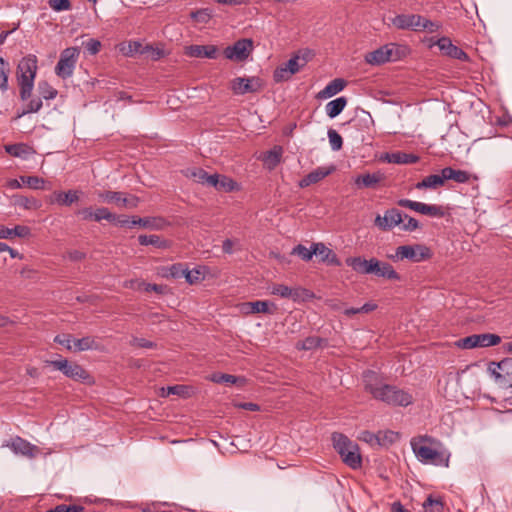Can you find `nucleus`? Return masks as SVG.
Listing matches in <instances>:
<instances>
[{
    "instance_id": "nucleus-16",
    "label": "nucleus",
    "mask_w": 512,
    "mask_h": 512,
    "mask_svg": "<svg viewBox=\"0 0 512 512\" xmlns=\"http://www.w3.org/2000/svg\"><path fill=\"white\" fill-rule=\"evenodd\" d=\"M185 54L194 58L216 59L218 48L215 45H190L186 47Z\"/></svg>"
},
{
    "instance_id": "nucleus-22",
    "label": "nucleus",
    "mask_w": 512,
    "mask_h": 512,
    "mask_svg": "<svg viewBox=\"0 0 512 512\" xmlns=\"http://www.w3.org/2000/svg\"><path fill=\"white\" fill-rule=\"evenodd\" d=\"M210 187H214L216 190L222 192H231L237 188V183L228 176L212 174Z\"/></svg>"
},
{
    "instance_id": "nucleus-11",
    "label": "nucleus",
    "mask_w": 512,
    "mask_h": 512,
    "mask_svg": "<svg viewBox=\"0 0 512 512\" xmlns=\"http://www.w3.org/2000/svg\"><path fill=\"white\" fill-rule=\"evenodd\" d=\"M98 197L103 202L115 203L119 207L135 208L139 202L136 196L126 197L123 193L115 191L99 192Z\"/></svg>"
},
{
    "instance_id": "nucleus-24",
    "label": "nucleus",
    "mask_w": 512,
    "mask_h": 512,
    "mask_svg": "<svg viewBox=\"0 0 512 512\" xmlns=\"http://www.w3.org/2000/svg\"><path fill=\"white\" fill-rule=\"evenodd\" d=\"M373 269V275L389 280H400V275L394 270L391 264L377 259Z\"/></svg>"
},
{
    "instance_id": "nucleus-4",
    "label": "nucleus",
    "mask_w": 512,
    "mask_h": 512,
    "mask_svg": "<svg viewBox=\"0 0 512 512\" xmlns=\"http://www.w3.org/2000/svg\"><path fill=\"white\" fill-rule=\"evenodd\" d=\"M488 371L501 387L512 388V358L489 363Z\"/></svg>"
},
{
    "instance_id": "nucleus-17",
    "label": "nucleus",
    "mask_w": 512,
    "mask_h": 512,
    "mask_svg": "<svg viewBox=\"0 0 512 512\" xmlns=\"http://www.w3.org/2000/svg\"><path fill=\"white\" fill-rule=\"evenodd\" d=\"M422 16L416 14H400L392 19V24L398 29H411L418 31Z\"/></svg>"
},
{
    "instance_id": "nucleus-52",
    "label": "nucleus",
    "mask_w": 512,
    "mask_h": 512,
    "mask_svg": "<svg viewBox=\"0 0 512 512\" xmlns=\"http://www.w3.org/2000/svg\"><path fill=\"white\" fill-rule=\"evenodd\" d=\"M291 254L299 256L304 261H310L314 255V253L312 252V247L309 249L301 244L295 246L292 249Z\"/></svg>"
},
{
    "instance_id": "nucleus-36",
    "label": "nucleus",
    "mask_w": 512,
    "mask_h": 512,
    "mask_svg": "<svg viewBox=\"0 0 512 512\" xmlns=\"http://www.w3.org/2000/svg\"><path fill=\"white\" fill-rule=\"evenodd\" d=\"M186 176L192 178L197 183H201L207 186H210V178H212V175H209L202 168H189L186 170Z\"/></svg>"
},
{
    "instance_id": "nucleus-2",
    "label": "nucleus",
    "mask_w": 512,
    "mask_h": 512,
    "mask_svg": "<svg viewBox=\"0 0 512 512\" xmlns=\"http://www.w3.org/2000/svg\"><path fill=\"white\" fill-rule=\"evenodd\" d=\"M38 70V60L35 55L29 54L23 57L17 66L16 77L20 87V97L22 100L30 98L36 73Z\"/></svg>"
},
{
    "instance_id": "nucleus-51",
    "label": "nucleus",
    "mask_w": 512,
    "mask_h": 512,
    "mask_svg": "<svg viewBox=\"0 0 512 512\" xmlns=\"http://www.w3.org/2000/svg\"><path fill=\"white\" fill-rule=\"evenodd\" d=\"M328 139L333 151H338L342 148L343 140L341 135L334 129L328 130Z\"/></svg>"
},
{
    "instance_id": "nucleus-53",
    "label": "nucleus",
    "mask_w": 512,
    "mask_h": 512,
    "mask_svg": "<svg viewBox=\"0 0 512 512\" xmlns=\"http://www.w3.org/2000/svg\"><path fill=\"white\" fill-rule=\"evenodd\" d=\"M333 448H350L351 441L349 438L341 433L332 434Z\"/></svg>"
},
{
    "instance_id": "nucleus-7",
    "label": "nucleus",
    "mask_w": 512,
    "mask_h": 512,
    "mask_svg": "<svg viewBox=\"0 0 512 512\" xmlns=\"http://www.w3.org/2000/svg\"><path fill=\"white\" fill-rule=\"evenodd\" d=\"M397 260L408 259L412 262H421L430 257V250L423 245H402L397 247L395 256Z\"/></svg>"
},
{
    "instance_id": "nucleus-28",
    "label": "nucleus",
    "mask_w": 512,
    "mask_h": 512,
    "mask_svg": "<svg viewBox=\"0 0 512 512\" xmlns=\"http://www.w3.org/2000/svg\"><path fill=\"white\" fill-rule=\"evenodd\" d=\"M5 150L11 156L21 159H28L31 155L34 154V150L24 143L7 145L5 146Z\"/></svg>"
},
{
    "instance_id": "nucleus-40",
    "label": "nucleus",
    "mask_w": 512,
    "mask_h": 512,
    "mask_svg": "<svg viewBox=\"0 0 512 512\" xmlns=\"http://www.w3.org/2000/svg\"><path fill=\"white\" fill-rule=\"evenodd\" d=\"M400 435L398 432L394 431H379L378 432V446L385 447L394 445L397 443V440L399 439Z\"/></svg>"
},
{
    "instance_id": "nucleus-35",
    "label": "nucleus",
    "mask_w": 512,
    "mask_h": 512,
    "mask_svg": "<svg viewBox=\"0 0 512 512\" xmlns=\"http://www.w3.org/2000/svg\"><path fill=\"white\" fill-rule=\"evenodd\" d=\"M14 205L27 210H37L41 207V202L34 197L16 195L13 197Z\"/></svg>"
},
{
    "instance_id": "nucleus-12",
    "label": "nucleus",
    "mask_w": 512,
    "mask_h": 512,
    "mask_svg": "<svg viewBox=\"0 0 512 512\" xmlns=\"http://www.w3.org/2000/svg\"><path fill=\"white\" fill-rule=\"evenodd\" d=\"M240 312L245 315L250 314H274L277 310V305L267 300H257L252 302H244L239 306Z\"/></svg>"
},
{
    "instance_id": "nucleus-47",
    "label": "nucleus",
    "mask_w": 512,
    "mask_h": 512,
    "mask_svg": "<svg viewBox=\"0 0 512 512\" xmlns=\"http://www.w3.org/2000/svg\"><path fill=\"white\" fill-rule=\"evenodd\" d=\"M38 92L40 94V98L50 100L54 99L57 95V90L50 86L47 82L42 81L38 84Z\"/></svg>"
},
{
    "instance_id": "nucleus-21",
    "label": "nucleus",
    "mask_w": 512,
    "mask_h": 512,
    "mask_svg": "<svg viewBox=\"0 0 512 512\" xmlns=\"http://www.w3.org/2000/svg\"><path fill=\"white\" fill-rule=\"evenodd\" d=\"M312 252L315 256L319 257L322 262H327L335 266L341 264L337 255L321 242L312 244Z\"/></svg>"
},
{
    "instance_id": "nucleus-27",
    "label": "nucleus",
    "mask_w": 512,
    "mask_h": 512,
    "mask_svg": "<svg viewBox=\"0 0 512 512\" xmlns=\"http://www.w3.org/2000/svg\"><path fill=\"white\" fill-rule=\"evenodd\" d=\"M283 154V149L281 146H275L271 150L265 152L261 157L265 166L272 170L274 169L281 161V157Z\"/></svg>"
},
{
    "instance_id": "nucleus-46",
    "label": "nucleus",
    "mask_w": 512,
    "mask_h": 512,
    "mask_svg": "<svg viewBox=\"0 0 512 512\" xmlns=\"http://www.w3.org/2000/svg\"><path fill=\"white\" fill-rule=\"evenodd\" d=\"M20 180L23 184L35 190L45 189V180L37 176H21Z\"/></svg>"
},
{
    "instance_id": "nucleus-41",
    "label": "nucleus",
    "mask_w": 512,
    "mask_h": 512,
    "mask_svg": "<svg viewBox=\"0 0 512 512\" xmlns=\"http://www.w3.org/2000/svg\"><path fill=\"white\" fill-rule=\"evenodd\" d=\"M10 72V64L0 56V90L5 92L9 88L8 75Z\"/></svg>"
},
{
    "instance_id": "nucleus-50",
    "label": "nucleus",
    "mask_w": 512,
    "mask_h": 512,
    "mask_svg": "<svg viewBox=\"0 0 512 512\" xmlns=\"http://www.w3.org/2000/svg\"><path fill=\"white\" fill-rule=\"evenodd\" d=\"M102 220H107L109 222H114L116 221V215L111 213L107 208L105 207H100V208H97L95 211H94V221L96 222H100Z\"/></svg>"
},
{
    "instance_id": "nucleus-6",
    "label": "nucleus",
    "mask_w": 512,
    "mask_h": 512,
    "mask_svg": "<svg viewBox=\"0 0 512 512\" xmlns=\"http://www.w3.org/2000/svg\"><path fill=\"white\" fill-rule=\"evenodd\" d=\"M46 363L75 381L88 382L90 380L88 372L77 363L69 362L66 359L50 360Z\"/></svg>"
},
{
    "instance_id": "nucleus-30",
    "label": "nucleus",
    "mask_w": 512,
    "mask_h": 512,
    "mask_svg": "<svg viewBox=\"0 0 512 512\" xmlns=\"http://www.w3.org/2000/svg\"><path fill=\"white\" fill-rule=\"evenodd\" d=\"M330 170L325 168H317L316 170L310 172L308 175H306L303 179L300 180L299 185L300 187L304 188L311 184L317 183L326 176L330 174Z\"/></svg>"
},
{
    "instance_id": "nucleus-57",
    "label": "nucleus",
    "mask_w": 512,
    "mask_h": 512,
    "mask_svg": "<svg viewBox=\"0 0 512 512\" xmlns=\"http://www.w3.org/2000/svg\"><path fill=\"white\" fill-rule=\"evenodd\" d=\"M50 8L56 12L68 11L71 9V2L69 0H49Z\"/></svg>"
},
{
    "instance_id": "nucleus-25",
    "label": "nucleus",
    "mask_w": 512,
    "mask_h": 512,
    "mask_svg": "<svg viewBox=\"0 0 512 512\" xmlns=\"http://www.w3.org/2000/svg\"><path fill=\"white\" fill-rule=\"evenodd\" d=\"M139 225L152 230H161L165 227L166 221L160 217L133 218L131 226Z\"/></svg>"
},
{
    "instance_id": "nucleus-19",
    "label": "nucleus",
    "mask_w": 512,
    "mask_h": 512,
    "mask_svg": "<svg viewBox=\"0 0 512 512\" xmlns=\"http://www.w3.org/2000/svg\"><path fill=\"white\" fill-rule=\"evenodd\" d=\"M81 192L79 190H68L67 192L55 191L49 198L51 204L60 206H70L80 199Z\"/></svg>"
},
{
    "instance_id": "nucleus-14",
    "label": "nucleus",
    "mask_w": 512,
    "mask_h": 512,
    "mask_svg": "<svg viewBox=\"0 0 512 512\" xmlns=\"http://www.w3.org/2000/svg\"><path fill=\"white\" fill-rule=\"evenodd\" d=\"M308 58L305 56L295 55L292 57L284 67H281L275 71V79L282 80L285 78V75H293L300 71V69L305 66Z\"/></svg>"
},
{
    "instance_id": "nucleus-61",
    "label": "nucleus",
    "mask_w": 512,
    "mask_h": 512,
    "mask_svg": "<svg viewBox=\"0 0 512 512\" xmlns=\"http://www.w3.org/2000/svg\"><path fill=\"white\" fill-rule=\"evenodd\" d=\"M186 268H184V266L180 263L178 264H173L170 268H169V275L172 277V278H175V279H178V278H182L184 277L185 275V272H186Z\"/></svg>"
},
{
    "instance_id": "nucleus-33",
    "label": "nucleus",
    "mask_w": 512,
    "mask_h": 512,
    "mask_svg": "<svg viewBox=\"0 0 512 512\" xmlns=\"http://www.w3.org/2000/svg\"><path fill=\"white\" fill-rule=\"evenodd\" d=\"M346 105H347V99L345 97H338L326 104V106H325L326 114L330 118H335L344 110Z\"/></svg>"
},
{
    "instance_id": "nucleus-64",
    "label": "nucleus",
    "mask_w": 512,
    "mask_h": 512,
    "mask_svg": "<svg viewBox=\"0 0 512 512\" xmlns=\"http://www.w3.org/2000/svg\"><path fill=\"white\" fill-rule=\"evenodd\" d=\"M403 218L407 219V222L403 223L402 230L412 232L419 228V222L415 218L408 215L403 216Z\"/></svg>"
},
{
    "instance_id": "nucleus-55",
    "label": "nucleus",
    "mask_w": 512,
    "mask_h": 512,
    "mask_svg": "<svg viewBox=\"0 0 512 512\" xmlns=\"http://www.w3.org/2000/svg\"><path fill=\"white\" fill-rule=\"evenodd\" d=\"M84 510L85 508L81 505L59 504L56 505L54 508L47 510L46 512H83Z\"/></svg>"
},
{
    "instance_id": "nucleus-29",
    "label": "nucleus",
    "mask_w": 512,
    "mask_h": 512,
    "mask_svg": "<svg viewBox=\"0 0 512 512\" xmlns=\"http://www.w3.org/2000/svg\"><path fill=\"white\" fill-rule=\"evenodd\" d=\"M413 211L418 212L423 215H428L431 217H443L444 210L441 206L438 205H430L422 202L415 203V207H413Z\"/></svg>"
},
{
    "instance_id": "nucleus-58",
    "label": "nucleus",
    "mask_w": 512,
    "mask_h": 512,
    "mask_svg": "<svg viewBox=\"0 0 512 512\" xmlns=\"http://www.w3.org/2000/svg\"><path fill=\"white\" fill-rule=\"evenodd\" d=\"M358 439L370 446L378 445V442H379L378 433L373 434L369 431L361 432L358 436Z\"/></svg>"
},
{
    "instance_id": "nucleus-8",
    "label": "nucleus",
    "mask_w": 512,
    "mask_h": 512,
    "mask_svg": "<svg viewBox=\"0 0 512 512\" xmlns=\"http://www.w3.org/2000/svg\"><path fill=\"white\" fill-rule=\"evenodd\" d=\"M413 452L423 464L448 467L450 459L448 450H413Z\"/></svg>"
},
{
    "instance_id": "nucleus-1",
    "label": "nucleus",
    "mask_w": 512,
    "mask_h": 512,
    "mask_svg": "<svg viewBox=\"0 0 512 512\" xmlns=\"http://www.w3.org/2000/svg\"><path fill=\"white\" fill-rule=\"evenodd\" d=\"M364 383L365 389L374 399L382 401L387 405L406 407L413 403V396L410 392L384 383L375 372H366L364 374Z\"/></svg>"
},
{
    "instance_id": "nucleus-60",
    "label": "nucleus",
    "mask_w": 512,
    "mask_h": 512,
    "mask_svg": "<svg viewBox=\"0 0 512 512\" xmlns=\"http://www.w3.org/2000/svg\"><path fill=\"white\" fill-rule=\"evenodd\" d=\"M235 247L240 249V241L237 239H226L223 241L222 249L226 254H232L235 251Z\"/></svg>"
},
{
    "instance_id": "nucleus-31",
    "label": "nucleus",
    "mask_w": 512,
    "mask_h": 512,
    "mask_svg": "<svg viewBox=\"0 0 512 512\" xmlns=\"http://www.w3.org/2000/svg\"><path fill=\"white\" fill-rule=\"evenodd\" d=\"M385 159L389 163H394V164H413V163L418 162V160H419L418 156H416L414 154L403 153V152H394V153L386 154Z\"/></svg>"
},
{
    "instance_id": "nucleus-32",
    "label": "nucleus",
    "mask_w": 512,
    "mask_h": 512,
    "mask_svg": "<svg viewBox=\"0 0 512 512\" xmlns=\"http://www.w3.org/2000/svg\"><path fill=\"white\" fill-rule=\"evenodd\" d=\"M410 445H411V448L424 449V448H437L439 443L435 438H433L427 434H424V435H418V436L413 437L410 441Z\"/></svg>"
},
{
    "instance_id": "nucleus-9",
    "label": "nucleus",
    "mask_w": 512,
    "mask_h": 512,
    "mask_svg": "<svg viewBox=\"0 0 512 512\" xmlns=\"http://www.w3.org/2000/svg\"><path fill=\"white\" fill-rule=\"evenodd\" d=\"M253 48L251 39H241L236 41L232 46H228L224 50L227 59L233 61H243L248 58Z\"/></svg>"
},
{
    "instance_id": "nucleus-3",
    "label": "nucleus",
    "mask_w": 512,
    "mask_h": 512,
    "mask_svg": "<svg viewBox=\"0 0 512 512\" xmlns=\"http://www.w3.org/2000/svg\"><path fill=\"white\" fill-rule=\"evenodd\" d=\"M401 54L402 48L397 44L390 43L368 53L365 60L371 65H381L389 61H397Z\"/></svg>"
},
{
    "instance_id": "nucleus-56",
    "label": "nucleus",
    "mask_w": 512,
    "mask_h": 512,
    "mask_svg": "<svg viewBox=\"0 0 512 512\" xmlns=\"http://www.w3.org/2000/svg\"><path fill=\"white\" fill-rule=\"evenodd\" d=\"M187 393V387L184 385H175V386H168L167 388H162V396H169V395H179L184 396Z\"/></svg>"
},
{
    "instance_id": "nucleus-34",
    "label": "nucleus",
    "mask_w": 512,
    "mask_h": 512,
    "mask_svg": "<svg viewBox=\"0 0 512 512\" xmlns=\"http://www.w3.org/2000/svg\"><path fill=\"white\" fill-rule=\"evenodd\" d=\"M382 178L383 177L380 173H373V174L367 173V174L359 175L355 179V184L358 187L373 188L382 180Z\"/></svg>"
},
{
    "instance_id": "nucleus-23",
    "label": "nucleus",
    "mask_w": 512,
    "mask_h": 512,
    "mask_svg": "<svg viewBox=\"0 0 512 512\" xmlns=\"http://www.w3.org/2000/svg\"><path fill=\"white\" fill-rule=\"evenodd\" d=\"M341 460L351 469L357 470L362 467V456L360 450H338Z\"/></svg>"
},
{
    "instance_id": "nucleus-26",
    "label": "nucleus",
    "mask_w": 512,
    "mask_h": 512,
    "mask_svg": "<svg viewBox=\"0 0 512 512\" xmlns=\"http://www.w3.org/2000/svg\"><path fill=\"white\" fill-rule=\"evenodd\" d=\"M345 81L343 79L337 78L329 82L324 89H322L317 97L320 99L330 98L339 92H341L345 88Z\"/></svg>"
},
{
    "instance_id": "nucleus-38",
    "label": "nucleus",
    "mask_w": 512,
    "mask_h": 512,
    "mask_svg": "<svg viewBox=\"0 0 512 512\" xmlns=\"http://www.w3.org/2000/svg\"><path fill=\"white\" fill-rule=\"evenodd\" d=\"M442 180L439 175L433 174L425 177L422 181L416 183L415 188L421 189H436L442 186Z\"/></svg>"
},
{
    "instance_id": "nucleus-43",
    "label": "nucleus",
    "mask_w": 512,
    "mask_h": 512,
    "mask_svg": "<svg viewBox=\"0 0 512 512\" xmlns=\"http://www.w3.org/2000/svg\"><path fill=\"white\" fill-rule=\"evenodd\" d=\"M138 241L143 246L153 245L159 248L167 247V242L161 240L157 235H140Z\"/></svg>"
},
{
    "instance_id": "nucleus-20",
    "label": "nucleus",
    "mask_w": 512,
    "mask_h": 512,
    "mask_svg": "<svg viewBox=\"0 0 512 512\" xmlns=\"http://www.w3.org/2000/svg\"><path fill=\"white\" fill-rule=\"evenodd\" d=\"M271 294L296 301L300 299L302 295L308 294V290L301 288H290L283 284H275L271 287Z\"/></svg>"
},
{
    "instance_id": "nucleus-49",
    "label": "nucleus",
    "mask_w": 512,
    "mask_h": 512,
    "mask_svg": "<svg viewBox=\"0 0 512 512\" xmlns=\"http://www.w3.org/2000/svg\"><path fill=\"white\" fill-rule=\"evenodd\" d=\"M321 338L317 336H309L303 341H300L296 344L297 349L299 350H312L321 344Z\"/></svg>"
},
{
    "instance_id": "nucleus-54",
    "label": "nucleus",
    "mask_w": 512,
    "mask_h": 512,
    "mask_svg": "<svg viewBox=\"0 0 512 512\" xmlns=\"http://www.w3.org/2000/svg\"><path fill=\"white\" fill-rule=\"evenodd\" d=\"M456 346L461 349L477 348L476 334L461 338L455 342Z\"/></svg>"
},
{
    "instance_id": "nucleus-59",
    "label": "nucleus",
    "mask_w": 512,
    "mask_h": 512,
    "mask_svg": "<svg viewBox=\"0 0 512 512\" xmlns=\"http://www.w3.org/2000/svg\"><path fill=\"white\" fill-rule=\"evenodd\" d=\"M11 238L17 236L21 238L28 237L31 233L30 228L23 225H17L14 228H10Z\"/></svg>"
},
{
    "instance_id": "nucleus-37",
    "label": "nucleus",
    "mask_w": 512,
    "mask_h": 512,
    "mask_svg": "<svg viewBox=\"0 0 512 512\" xmlns=\"http://www.w3.org/2000/svg\"><path fill=\"white\" fill-rule=\"evenodd\" d=\"M478 347H491L501 342V337L492 333L476 334Z\"/></svg>"
},
{
    "instance_id": "nucleus-45",
    "label": "nucleus",
    "mask_w": 512,
    "mask_h": 512,
    "mask_svg": "<svg viewBox=\"0 0 512 512\" xmlns=\"http://www.w3.org/2000/svg\"><path fill=\"white\" fill-rule=\"evenodd\" d=\"M96 346V342L92 337H83L73 341L72 349L75 351H85L93 349Z\"/></svg>"
},
{
    "instance_id": "nucleus-63",
    "label": "nucleus",
    "mask_w": 512,
    "mask_h": 512,
    "mask_svg": "<svg viewBox=\"0 0 512 512\" xmlns=\"http://www.w3.org/2000/svg\"><path fill=\"white\" fill-rule=\"evenodd\" d=\"M84 46L89 54L95 55L100 51L101 43L96 39H89L84 43Z\"/></svg>"
},
{
    "instance_id": "nucleus-39",
    "label": "nucleus",
    "mask_w": 512,
    "mask_h": 512,
    "mask_svg": "<svg viewBox=\"0 0 512 512\" xmlns=\"http://www.w3.org/2000/svg\"><path fill=\"white\" fill-rule=\"evenodd\" d=\"M208 380L214 382V383H225L227 385H234L238 382H244V379L238 378L234 375L230 374H224V373H213L210 376H208Z\"/></svg>"
},
{
    "instance_id": "nucleus-10",
    "label": "nucleus",
    "mask_w": 512,
    "mask_h": 512,
    "mask_svg": "<svg viewBox=\"0 0 512 512\" xmlns=\"http://www.w3.org/2000/svg\"><path fill=\"white\" fill-rule=\"evenodd\" d=\"M403 221L404 218L402 212L396 208H391L386 210L383 216L377 215L374 220V224L380 230L389 231L403 223Z\"/></svg>"
},
{
    "instance_id": "nucleus-15",
    "label": "nucleus",
    "mask_w": 512,
    "mask_h": 512,
    "mask_svg": "<svg viewBox=\"0 0 512 512\" xmlns=\"http://www.w3.org/2000/svg\"><path fill=\"white\" fill-rule=\"evenodd\" d=\"M437 46L440 51L448 57L462 61L468 60V55L461 48L455 46L447 37L440 38L437 41Z\"/></svg>"
},
{
    "instance_id": "nucleus-62",
    "label": "nucleus",
    "mask_w": 512,
    "mask_h": 512,
    "mask_svg": "<svg viewBox=\"0 0 512 512\" xmlns=\"http://www.w3.org/2000/svg\"><path fill=\"white\" fill-rule=\"evenodd\" d=\"M440 25L438 23L432 22L424 17H422V21H420V27L418 31L426 30L428 32H435L439 29Z\"/></svg>"
},
{
    "instance_id": "nucleus-13",
    "label": "nucleus",
    "mask_w": 512,
    "mask_h": 512,
    "mask_svg": "<svg viewBox=\"0 0 512 512\" xmlns=\"http://www.w3.org/2000/svg\"><path fill=\"white\" fill-rule=\"evenodd\" d=\"M261 87L260 80L258 78H244L237 77L232 81L231 89L237 95H244L247 93H253L259 91Z\"/></svg>"
},
{
    "instance_id": "nucleus-42",
    "label": "nucleus",
    "mask_w": 512,
    "mask_h": 512,
    "mask_svg": "<svg viewBox=\"0 0 512 512\" xmlns=\"http://www.w3.org/2000/svg\"><path fill=\"white\" fill-rule=\"evenodd\" d=\"M444 504L440 498L429 495L423 503L424 512H442Z\"/></svg>"
},
{
    "instance_id": "nucleus-18",
    "label": "nucleus",
    "mask_w": 512,
    "mask_h": 512,
    "mask_svg": "<svg viewBox=\"0 0 512 512\" xmlns=\"http://www.w3.org/2000/svg\"><path fill=\"white\" fill-rule=\"evenodd\" d=\"M376 261V258H371L367 260L362 257H348L346 259V264L349 267H351L356 273L367 275L373 273Z\"/></svg>"
},
{
    "instance_id": "nucleus-44",
    "label": "nucleus",
    "mask_w": 512,
    "mask_h": 512,
    "mask_svg": "<svg viewBox=\"0 0 512 512\" xmlns=\"http://www.w3.org/2000/svg\"><path fill=\"white\" fill-rule=\"evenodd\" d=\"M1 448H37L35 445H32L25 441L24 439L15 436L11 437L9 440L3 442Z\"/></svg>"
},
{
    "instance_id": "nucleus-5",
    "label": "nucleus",
    "mask_w": 512,
    "mask_h": 512,
    "mask_svg": "<svg viewBox=\"0 0 512 512\" xmlns=\"http://www.w3.org/2000/svg\"><path fill=\"white\" fill-rule=\"evenodd\" d=\"M80 50L77 47H69L64 49L60 54V59L55 67V73L63 78H69L72 76Z\"/></svg>"
},
{
    "instance_id": "nucleus-48",
    "label": "nucleus",
    "mask_w": 512,
    "mask_h": 512,
    "mask_svg": "<svg viewBox=\"0 0 512 512\" xmlns=\"http://www.w3.org/2000/svg\"><path fill=\"white\" fill-rule=\"evenodd\" d=\"M120 51L125 56H133L136 53L143 54L145 52V50L142 47V44L138 41H132V42H129L127 45H123L120 48Z\"/></svg>"
}]
</instances>
